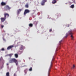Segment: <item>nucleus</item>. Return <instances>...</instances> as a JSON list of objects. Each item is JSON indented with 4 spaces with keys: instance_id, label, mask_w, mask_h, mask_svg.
Returning <instances> with one entry per match:
<instances>
[{
    "instance_id": "b1692460",
    "label": "nucleus",
    "mask_w": 76,
    "mask_h": 76,
    "mask_svg": "<svg viewBox=\"0 0 76 76\" xmlns=\"http://www.w3.org/2000/svg\"><path fill=\"white\" fill-rule=\"evenodd\" d=\"M62 42V40H61V41L59 42V44H60V45H61V42Z\"/></svg>"
},
{
    "instance_id": "c85d7f7f",
    "label": "nucleus",
    "mask_w": 76,
    "mask_h": 76,
    "mask_svg": "<svg viewBox=\"0 0 76 76\" xmlns=\"http://www.w3.org/2000/svg\"><path fill=\"white\" fill-rule=\"evenodd\" d=\"M7 65H9V64H7Z\"/></svg>"
},
{
    "instance_id": "6e6552de",
    "label": "nucleus",
    "mask_w": 76,
    "mask_h": 76,
    "mask_svg": "<svg viewBox=\"0 0 76 76\" xmlns=\"http://www.w3.org/2000/svg\"><path fill=\"white\" fill-rule=\"evenodd\" d=\"M22 10V9H19L18 10V11H17V14L18 15H19L20 13V12Z\"/></svg>"
},
{
    "instance_id": "dca6fc26",
    "label": "nucleus",
    "mask_w": 76,
    "mask_h": 76,
    "mask_svg": "<svg viewBox=\"0 0 76 76\" xmlns=\"http://www.w3.org/2000/svg\"><path fill=\"white\" fill-rule=\"evenodd\" d=\"M0 61H3V64H4V61L3 60V58H2V57H1V58L0 59Z\"/></svg>"
},
{
    "instance_id": "4468645a",
    "label": "nucleus",
    "mask_w": 76,
    "mask_h": 76,
    "mask_svg": "<svg viewBox=\"0 0 76 76\" xmlns=\"http://www.w3.org/2000/svg\"><path fill=\"white\" fill-rule=\"evenodd\" d=\"M6 76H10V73L9 72H7L6 73Z\"/></svg>"
},
{
    "instance_id": "39448f33",
    "label": "nucleus",
    "mask_w": 76,
    "mask_h": 76,
    "mask_svg": "<svg viewBox=\"0 0 76 76\" xmlns=\"http://www.w3.org/2000/svg\"><path fill=\"white\" fill-rule=\"evenodd\" d=\"M52 62H51V64H50V68L49 69V70H48V76H49V74H50V69L51 68V67L52 66Z\"/></svg>"
},
{
    "instance_id": "aec40b11",
    "label": "nucleus",
    "mask_w": 76,
    "mask_h": 76,
    "mask_svg": "<svg viewBox=\"0 0 76 76\" xmlns=\"http://www.w3.org/2000/svg\"><path fill=\"white\" fill-rule=\"evenodd\" d=\"M13 55V54H9L8 55L10 57H11L12 55Z\"/></svg>"
},
{
    "instance_id": "6ab92c4d",
    "label": "nucleus",
    "mask_w": 76,
    "mask_h": 76,
    "mask_svg": "<svg viewBox=\"0 0 76 76\" xmlns=\"http://www.w3.org/2000/svg\"><path fill=\"white\" fill-rule=\"evenodd\" d=\"M15 56L16 58H17L18 57V55L17 54H15Z\"/></svg>"
},
{
    "instance_id": "9d476101",
    "label": "nucleus",
    "mask_w": 76,
    "mask_h": 76,
    "mask_svg": "<svg viewBox=\"0 0 76 76\" xmlns=\"http://www.w3.org/2000/svg\"><path fill=\"white\" fill-rule=\"evenodd\" d=\"M24 47L23 46V45H21L20 47V49L21 50H22L24 49Z\"/></svg>"
},
{
    "instance_id": "a878e982",
    "label": "nucleus",
    "mask_w": 76,
    "mask_h": 76,
    "mask_svg": "<svg viewBox=\"0 0 76 76\" xmlns=\"http://www.w3.org/2000/svg\"><path fill=\"white\" fill-rule=\"evenodd\" d=\"M4 27V26H3V25H2V26H1V28H3Z\"/></svg>"
},
{
    "instance_id": "ddd939ff",
    "label": "nucleus",
    "mask_w": 76,
    "mask_h": 76,
    "mask_svg": "<svg viewBox=\"0 0 76 76\" xmlns=\"http://www.w3.org/2000/svg\"><path fill=\"white\" fill-rule=\"evenodd\" d=\"M1 4L2 6L5 5L6 4V3L3 2H2L1 3Z\"/></svg>"
},
{
    "instance_id": "a211bd4d",
    "label": "nucleus",
    "mask_w": 76,
    "mask_h": 76,
    "mask_svg": "<svg viewBox=\"0 0 76 76\" xmlns=\"http://www.w3.org/2000/svg\"><path fill=\"white\" fill-rule=\"evenodd\" d=\"M71 7V8H73L74 7V5H71V7Z\"/></svg>"
},
{
    "instance_id": "5701e85b",
    "label": "nucleus",
    "mask_w": 76,
    "mask_h": 76,
    "mask_svg": "<svg viewBox=\"0 0 76 76\" xmlns=\"http://www.w3.org/2000/svg\"><path fill=\"white\" fill-rule=\"evenodd\" d=\"M29 70L30 71H31L32 70V68L31 67L29 69Z\"/></svg>"
},
{
    "instance_id": "c756f323",
    "label": "nucleus",
    "mask_w": 76,
    "mask_h": 76,
    "mask_svg": "<svg viewBox=\"0 0 76 76\" xmlns=\"http://www.w3.org/2000/svg\"><path fill=\"white\" fill-rule=\"evenodd\" d=\"M69 26H68V27H69Z\"/></svg>"
},
{
    "instance_id": "2eb2a0df",
    "label": "nucleus",
    "mask_w": 76,
    "mask_h": 76,
    "mask_svg": "<svg viewBox=\"0 0 76 76\" xmlns=\"http://www.w3.org/2000/svg\"><path fill=\"white\" fill-rule=\"evenodd\" d=\"M25 7L26 8H28L29 7L28 5L27 4L25 5Z\"/></svg>"
},
{
    "instance_id": "cd10ccee",
    "label": "nucleus",
    "mask_w": 76,
    "mask_h": 76,
    "mask_svg": "<svg viewBox=\"0 0 76 76\" xmlns=\"http://www.w3.org/2000/svg\"><path fill=\"white\" fill-rule=\"evenodd\" d=\"M14 76H16V74L15 73L14 74Z\"/></svg>"
},
{
    "instance_id": "7ed1b4c3",
    "label": "nucleus",
    "mask_w": 76,
    "mask_h": 76,
    "mask_svg": "<svg viewBox=\"0 0 76 76\" xmlns=\"http://www.w3.org/2000/svg\"><path fill=\"white\" fill-rule=\"evenodd\" d=\"M30 11L28 9H26L25 10V11L24 13V15H26V14L27 13H29Z\"/></svg>"
},
{
    "instance_id": "0eeeda50",
    "label": "nucleus",
    "mask_w": 76,
    "mask_h": 76,
    "mask_svg": "<svg viewBox=\"0 0 76 76\" xmlns=\"http://www.w3.org/2000/svg\"><path fill=\"white\" fill-rule=\"evenodd\" d=\"M4 17L6 18V16L8 18L9 17V14L7 13H5L4 14Z\"/></svg>"
},
{
    "instance_id": "423d86ee",
    "label": "nucleus",
    "mask_w": 76,
    "mask_h": 76,
    "mask_svg": "<svg viewBox=\"0 0 76 76\" xmlns=\"http://www.w3.org/2000/svg\"><path fill=\"white\" fill-rule=\"evenodd\" d=\"M11 9V8L9 7L7 5L6 6V8L5 9L6 11L10 10Z\"/></svg>"
},
{
    "instance_id": "9b49d317",
    "label": "nucleus",
    "mask_w": 76,
    "mask_h": 76,
    "mask_svg": "<svg viewBox=\"0 0 76 76\" xmlns=\"http://www.w3.org/2000/svg\"><path fill=\"white\" fill-rule=\"evenodd\" d=\"M13 47V46L12 45L8 47L7 49L8 50H10V49L12 48Z\"/></svg>"
},
{
    "instance_id": "f257e3e1",
    "label": "nucleus",
    "mask_w": 76,
    "mask_h": 76,
    "mask_svg": "<svg viewBox=\"0 0 76 76\" xmlns=\"http://www.w3.org/2000/svg\"><path fill=\"white\" fill-rule=\"evenodd\" d=\"M73 31L72 30H71L69 31H68V32L66 34V36H65V38H66L67 36L69 35H71V39L72 40H74V37L73 36Z\"/></svg>"
},
{
    "instance_id": "f03ea898",
    "label": "nucleus",
    "mask_w": 76,
    "mask_h": 76,
    "mask_svg": "<svg viewBox=\"0 0 76 76\" xmlns=\"http://www.w3.org/2000/svg\"><path fill=\"white\" fill-rule=\"evenodd\" d=\"M9 62L10 63H13V62H15L16 63V65H17L18 64V61L14 58L10 59L9 61Z\"/></svg>"
},
{
    "instance_id": "20e7f679",
    "label": "nucleus",
    "mask_w": 76,
    "mask_h": 76,
    "mask_svg": "<svg viewBox=\"0 0 76 76\" xmlns=\"http://www.w3.org/2000/svg\"><path fill=\"white\" fill-rule=\"evenodd\" d=\"M47 2V0H42L41 3V4L42 6H44L45 5V3Z\"/></svg>"
},
{
    "instance_id": "393cba45",
    "label": "nucleus",
    "mask_w": 76,
    "mask_h": 76,
    "mask_svg": "<svg viewBox=\"0 0 76 76\" xmlns=\"http://www.w3.org/2000/svg\"><path fill=\"white\" fill-rule=\"evenodd\" d=\"M75 0H72V1H73V2H74V3H75Z\"/></svg>"
},
{
    "instance_id": "f8f14e48",
    "label": "nucleus",
    "mask_w": 76,
    "mask_h": 76,
    "mask_svg": "<svg viewBox=\"0 0 76 76\" xmlns=\"http://www.w3.org/2000/svg\"><path fill=\"white\" fill-rule=\"evenodd\" d=\"M56 3V0H53V1L52 3L53 4H55Z\"/></svg>"
},
{
    "instance_id": "f3484780",
    "label": "nucleus",
    "mask_w": 76,
    "mask_h": 76,
    "mask_svg": "<svg viewBox=\"0 0 76 76\" xmlns=\"http://www.w3.org/2000/svg\"><path fill=\"white\" fill-rule=\"evenodd\" d=\"M33 26V25L32 24H31V23H30L29 24V26L30 27H32Z\"/></svg>"
},
{
    "instance_id": "4be33fe9",
    "label": "nucleus",
    "mask_w": 76,
    "mask_h": 76,
    "mask_svg": "<svg viewBox=\"0 0 76 76\" xmlns=\"http://www.w3.org/2000/svg\"><path fill=\"white\" fill-rule=\"evenodd\" d=\"M75 67V65H73V67H72V69H74V68Z\"/></svg>"
},
{
    "instance_id": "bb28decb",
    "label": "nucleus",
    "mask_w": 76,
    "mask_h": 76,
    "mask_svg": "<svg viewBox=\"0 0 76 76\" xmlns=\"http://www.w3.org/2000/svg\"><path fill=\"white\" fill-rule=\"evenodd\" d=\"M52 30L51 29H50V32H51L52 31Z\"/></svg>"
},
{
    "instance_id": "1a4fd4ad",
    "label": "nucleus",
    "mask_w": 76,
    "mask_h": 76,
    "mask_svg": "<svg viewBox=\"0 0 76 76\" xmlns=\"http://www.w3.org/2000/svg\"><path fill=\"white\" fill-rule=\"evenodd\" d=\"M6 18H1V21L2 22H4L6 20Z\"/></svg>"
},
{
    "instance_id": "412c9836",
    "label": "nucleus",
    "mask_w": 76,
    "mask_h": 76,
    "mask_svg": "<svg viewBox=\"0 0 76 76\" xmlns=\"http://www.w3.org/2000/svg\"><path fill=\"white\" fill-rule=\"evenodd\" d=\"M5 50L4 49V48H2L1 50V51H4Z\"/></svg>"
}]
</instances>
